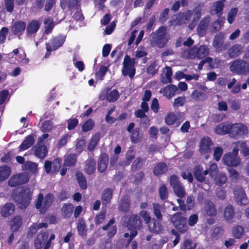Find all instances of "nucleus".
<instances>
[{"instance_id": "obj_1", "label": "nucleus", "mask_w": 249, "mask_h": 249, "mask_svg": "<svg viewBox=\"0 0 249 249\" xmlns=\"http://www.w3.org/2000/svg\"><path fill=\"white\" fill-rule=\"evenodd\" d=\"M209 50L207 46L202 45L199 47L194 46L189 50L182 52V56L185 58L194 59L197 57L201 59L208 55Z\"/></svg>"}, {"instance_id": "obj_2", "label": "nucleus", "mask_w": 249, "mask_h": 249, "mask_svg": "<svg viewBox=\"0 0 249 249\" xmlns=\"http://www.w3.org/2000/svg\"><path fill=\"white\" fill-rule=\"evenodd\" d=\"M150 36L152 44L159 48L164 47L169 39L166 34V28L164 27H160L156 32L152 33Z\"/></svg>"}, {"instance_id": "obj_3", "label": "nucleus", "mask_w": 249, "mask_h": 249, "mask_svg": "<svg viewBox=\"0 0 249 249\" xmlns=\"http://www.w3.org/2000/svg\"><path fill=\"white\" fill-rule=\"evenodd\" d=\"M141 224L142 222L138 215H132L128 220L127 225V227L130 231V233H125L124 236L125 238L130 237V241L137 234L136 230L140 228Z\"/></svg>"}, {"instance_id": "obj_4", "label": "nucleus", "mask_w": 249, "mask_h": 249, "mask_svg": "<svg viewBox=\"0 0 249 249\" xmlns=\"http://www.w3.org/2000/svg\"><path fill=\"white\" fill-rule=\"evenodd\" d=\"M7 60L11 63H16L17 62L23 64L29 62L28 58H26V53L22 49H16L12 52L9 53L7 56Z\"/></svg>"}, {"instance_id": "obj_5", "label": "nucleus", "mask_w": 249, "mask_h": 249, "mask_svg": "<svg viewBox=\"0 0 249 249\" xmlns=\"http://www.w3.org/2000/svg\"><path fill=\"white\" fill-rule=\"evenodd\" d=\"M53 197L51 194H48L45 197L39 194L36 203V208L41 213H45L53 201Z\"/></svg>"}, {"instance_id": "obj_6", "label": "nucleus", "mask_w": 249, "mask_h": 249, "mask_svg": "<svg viewBox=\"0 0 249 249\" xmlns=\"http://www.w3.org/2000/svg\"><path fill=\"white\" fill-rule=\"evenodd\" d=\"M171 220L179 232L183 233L188 230V227L186 224V218L181 216L180 213L173 214L171 216Z\"/></svg>"}, {"instance_id": "obj_7", "label": "nucleus", "mask_w": 249, "mask_h": 249, "mask_svg": "<svg viewBox=\"0 0 249 249\" xmlns=\"http://www.w3.org/2000/svg\"><path fill=\"white\" fill-rule=\"evenodd\" d=\"M135 60L134 58H131L130 57L126 55L124 59L123 68L122 72L124 75H129L130 78H132L135 73L134 64Z\"/></svg>"}, {"instance_id": "obj_8", "label": "nucleus", "mask_w": 249, "mask_h": 249, "mask_svg": "<svg viewBox=\"0 0 249 249\" xmlns=\"http://www.w3.org/2000/svg\"><path fill=\"white\" fill-rule=\"evenodd\" d=\"M48 134H44L42 136L38 138L37 144L34 146L33 149L35 152V155L39 158H44L48 153V149L44 145H41L44 140L48 138Z\"/></svg>"}, {"instance_id": "obj_9", "label": "nucleus", "mask_w": 249, "mask_h": 249, "mask_svg": "<svg viewBox=\"0 0 249 249\" xmlns=\"http://www.w3.org/2000/svg\"><path fill=\"white\" fill-rule=\"evenodd\" d=\"M239 149L234 147L233 149V153L225 154L223 157L222 160L224 164L228 166H237L240 163V159L237 157Z\"/></svg>"}, {"instance_id": "obj_10", "label": "nucleus", "mask_w": 249, "mask_h": 249, "mask_svg": "<svg viewBox=\"0 0 249 249\" xmlns=\"http://www.w3.org/2000/svg\"><path fill=\"white\" fill-rule=\"evenodd\" d=\"M32 192L29 189H25L22 190L21 195L18 198H14L17 202L18 206L21 209L27 207L31 200Z\"/></svg>"}, {"instance_id": "obj_11", "label": "nucleus", "mask_w": 249, "mask_h": 249, "mask_svg": "<svg viewBox=\"0 0 249 249\" xmlns=\"http://www.w3.org/2000/svg\"><path fill=\"white\" fill-rule=\"evenodd\" d=\"M119 97L120 94L117 90L106 89L101 92L99 97L101 100H107L109 102H114L117 101Z\"/></svg>"}, {"instance_id": "obj_12", "label": "nucleus", "mask_w": 249, "mask_h": 249, "mask_svg": "<svg viewBox=\"0 0 249 249\" xmlns=\"http://www.w3.org/2000/svg\"><path fill=\"white\" fill-rule=\"evenodd\" d=\"M65 37L60 36L53 38L50 43L46 44V56L50 55V52L54 51L61 46L65 41Z\"/></svg>"}, {"instance_id": "obj_13", "label": "nucleus", "mask_w": 249, "mask_h": 249, "mask_svg": "<svg viewBox=\"0 0 249 249\" xmlns=\"http://www.w3.org/2000/svg\"><path fill=\"white\" fill-rule=\"evenodd\" d=\"M29 179V176L26 173L12 176L8 180V184L12 187L26 183Z\"/></svg>"}, {"instance_id": "obj_14", "label": "nucleus", "mask_w": 249, "mask_h": 249, "mask_svg": "<svg viewBox=\"0 0 249 249\" xmlns=\"http://www.w3.org/2000/svg\"><path fill=\"white\" fill-rule=\"evenodd\" d=\"M224 40V34L222 33H219L214 37L213 46L215 48L216 52H219L226 49L227 46L223 44Z\"/></svg>"}, {"instance_id": "obj_15", "label": "nucleus", "mask_w": 249, "mask_h": 249, "mask_svg": "<svg viewBox=\"0 0 249 249\" xmlns=\"http://www.w3.org/2000/svg\"><path fill=\"white\" fill-rule=\"evenodd\" d=\"M248 129L247 127L241 124H236L230 125V133L232 136H242L247 134Z\"/></svg>"}, {"instance_id": "obj_16", "label": "nucleus", "mask_w": 249, "mask_h": 249, "mask_svg": "<svg viewBox=\"0 0 249 249\" xmlns=\"http://www.w3.org/2000/svg\"><path fill=\"white\" fill-rule=\"evenodd\" d=\"M234 198L236 202L240 205H246L248 200L244 190L241 188L236 189L234 191Z\"/></svg>"}, {"instance_id": "obj_17", "label": "nucleus", "mask_w": 249, "mask_h": 249, "mask_svg": "<svg viewBox=\"0 0 249 249\" xmlns=\"http://www.w3.org/2000/svg\"><path fill=\"white\" fill-rule=\"evenodd\" d=\"M26 24L22 21L16 22L11 27V31L15 35L19 36L24 32Z\"/></svg>"}, {"instance_id": "obj_18", "label": "nucleus", "mask_w": 249, "mask_h": 249, "mask_svg": "<svg viewBox=\"0 0 249 249\" xmlns=\"http://www.w3.org/2000/svg\"><path fill=\"white\" fill-rule=\"evenodd\" d=\"M193 15L194 16V18L198 20L201 16L200 8H196L193 12L188 11L183 14L181 16L182 18L181 23H185L186 21L189 20L190 18Z\"/></svg>"}, {"instance_id": "obj_19", "label": "nucleus", "mask_w": 249, "mask_h": 249, "mask_svg": "<svg viewBox=\"0 0 249 249\" xmlns=\"http://www.w3.org/2000/svg\"><path fill=\"white\" fill-rule=\"evenodd\" d=\"M177 90V86L173 85H169L165 88L161 89L160 92L162 93L168 99H171L175 95Z\"/></svg>"}, {"instance_id": "obj_20", "label": "nucleus", "mask_w": 249, "mask_h": 249, "mask_svg": "<svg viewBox=\"0 0 249 249\" xmlns=\"http://www.w3.org/2000/svg\"><path fill=\"white\" fill-rule=\"evenodd\" d=\"M48 238V234L46 232H41L37 235V238L35 242V246L36 249H41L43 246H45Z\"/></svg>"}, {"instance_id": "obj_21", "label": "nucleus", "mask_w": 249, "mask_h": 249, "mask_svg": "<svg viewBox=\"0 0 249 249\" xmlns=\"http://www.w3.org/2000/svg\"><path fill=\"white\" fill-rule=\"evenodd\" d=\"M212 142L209 138H204L202 139L200 145V152L202 154H206L211 151Z\"/></svg>"}, {"instance_id": "obj_22", "label": "nucleus", "mask_w": 249, "mask_h": 249, "mask_svg": "<svg viewBox=\"0 0 249 249\" xmlns=\"http://www.w3.org/2000/svg\"><path fill=\"white\" fill-rule=\"evenodd\" d=\"M209 171L208 170H203L201 166L196 167L194 170V174L196 178L200 182L205 180V176L208 175Z\"/></svg>"}, {"instance_id": "obj_23", "label": "nucleus", "mask_w": 249, "mask_h": 249, "mask_svg": "<svg viewBox=\"0 0 249 249\" xmlns=\"http://www.w3.org/2000/svg\"><path fill=\"white\" fill-rule=\"evenodd\" d=\"M35 142V136L30 135L26 137L24 141L19 146V150L23 151L30 147Z\"/></svg>"}, {"instance_id": "obj_24", "label": "nucleus", "mask_w": 249, "mask_h": 249, "mask_svg": "<svg viewBox=\"0 0 249 249\" xmlns=\"http://www.w3.org/2000/svg\"><path fill=\"white\" fill-rule=\"evenodd\" d=\"M108 161V157L106 154H102L101 155L98 164V171L102 173L104 172L107 167Z\"/></svg>"}, {"instance_id": "obj_25", "label": "nucleus", "mask_w": 249, "mask_h": 249, "mask_svg": "<svg viewBox=\"0 0 249 249\" xmlns=\"http://www.w3.org/2000/svg\"><path fill=\"white\" fill-rule=\"evenodd\" d=\"M22 221V218L19 216H16L11 220L10 221V226L12 232H15L18 231L21 226Z\"/></svg>"}, {"instance_id": "obj_26", "label": "nucleus", "mask_w": 249, "mask_h": 249, "mask_svg": "<svg viewBox=\"0 0 249 249\" xmlns=\"http://www.w3.org/2000/svg\"><path fill=\"white\" fill-rule=\"evenodd\" d=\"M40 23L36 20H32L29 23L27 26L26 33L28 35L36 33L39 29Z\"/></svg>"}, {"instance_id": "obj_27", "label": "nucleus", "mask_w": 249, "mask_h": 249, "mask_svg": "<svg viewBox=\"0 0 249 249\" xmlns=\"http://www.w3.org/2000/svg\"><path fill=\"white\" fill-rule=\"evenodd\" d=\"M11 174L10 168L6 165L0 166V182L7 179Z\"/></svg>"}, {"instance_id": "obj_28", "label": "nucleus", "mask_w": 249, "mask_h": 249, "mask_svg": "<svg viewBox=\"0 0 249 249\" xmlns=\"http://www.w3.org/2000/svg\"><path fill=\"white\" fill-rule=\"evenodd\" d=\"M234 215V212L231 205L227 206L224 211V216L225 220L229 222L232 223L234 221L233 218Z\"/></svg>"}, {"instance_id": "obj_29", "label": "nucleus", "mask_w": 249, "mask_h": 249, "mask_svg": "<svg viewBox=\"0 0 249 249\" xmlns=\"http://www.w3.org/2000/svg\"><path fill=\"white\" fill-rule=\"evenodd\" d=\"M114 223V220L112 219L109 220V222L106 225L103 227L104 230H108L107 235L109 237H112L114 236L117 231V228L116 226H112Z\"/></svg>"}, {"instance_id": "obj_30", "label": "nucleus", "mask_w": 249, "mask_h": 249, "mask_svg": "<svg viewBox=\"0 0 249 249\" xmlns=\"http://www.w3.org/2000/svg\"><path fill=\"white\" fill-rule=\"evenodd\" d=\"M15 210V206L12 203L5 204L1 209V214L2 216L7 217L12 214Z\"/></svg>"}, {"instance_id": "obj_31", "label": "nucleus", "mask_w": 249, "mask_h": 249, "mask_svg": "<svg viewBox=\"0 0 249 249\" xmlns=\"http://www.w3.org/2000/svg\"><path fill=\"white\" fill-rule=\"evenodd\" d=\"M77 229L79 235L82 238H85L87 236V230L86 228V224L84 220H79L77 225Z\"/></svg>"}, {"instance_id": "obj_32", "label": "nucleus", "mask_w": 249, "mask_h": 249, "mask_svg": "<svg viewBox=\"0 0 249 249\" xmlns=\"http://www.w3.org/2000/svg\"><path fill=\"white\" fill-rule=\"evenodd\" d=\"M209 22V19L208 18H204L200 21L197 29L199 36H203L205 35Z\"/></svg>"}, {"instance_id": "obj_33", "label": "nucleus", "mask_w": 249, "mask_h": 249, "mask_svg": "<svg viewBox=\"0 0 249 249\" xmlns=\"http://www.w3.org/2000/svg\"><path fill=\"white\" fill-rule=\"evenodd\" d=\"M230 124H221L217 125L214 128L216 133L219 135H223L230 133Z\"/></svg>"}, {"instance_id": "obj_34", "label": "nucleus", "mask_w": 249, "mask_h": 249, "mask_svg": "<svg viewBox=\"0 0 249 249\" xmlns=\"http://www.w3.org/2000/svg\"><path fill=\"white\" fill-rule=\"evenodd\" d=\"M148 228L150 231L159 233L163 230V228L159 221H154L150 223L148 225Z\"/></svg>"}, {"instance_id": "obj_35", "label": "nucleus", "mask_w": 249, "mask_h": 249, "mask_svg": "<svg viewBox=\"0 0 249 249\" xmlns=\"http://www.w3.org/2000/svg\"><path fill=\"white\" fill-rule=\"evenodd\" d=\"M242 49L240 45H235L228 50V54L231 58L237 57L241 54Z\"/></svg>"}, {"instance_id": "obj_36", "label": "nucleus", "mask_w": 249, "mask_h": 249, "mask_svg": "<svg viewBox=\"0 0 249 249\" xmlns=\"http://www.w3.org/2000/svg\"><path fill=\"white\" fill-rule=\"evenodd\" d=\"M225 2V0H221L214 2L211 7L212 12L217 14H220L223 10Z\"/></svg>"}, {"instance_id": "obj_37", "label": "nucleus", "mask_w": 249, "mask_h": 249, "mask_svg": "<svg viewBox=\"0 0 249 249\" xmlns=\"http://www.w3.org/2000/svg\"><path fill=\"white\" fill-rule=\"evenodd\" d=\"M244 234V229L240 225H236L232 228V234L236 239H240Z\"/></svg>"}, {"instance_id": "obj_38", "label": "nucleus", "mask_w": 249, "mask_h": 249, "mask_svg": "<svg viewBox=\"0 0 249 249\" xmlns=\"http://www.w3.org/2000/svg\"><path fill=\"white\" fill-rule=\"evenodd\" d=\"M85 170L89 175L92 174L95 171V162L93 159H89L86 161Z\"/></svg>"}, {"instance_id": "obj_39", "label": "nucleus", "mask_w": 249, "mask_h": 249, "mask_svg": "<svg viewBox=\"0 0 249 249\" xmlns=\"http://www.w3.org/2000/svg\"><path fill=\"white\" fill-rule=\"evenodd\" d=\"M143 134L141 132L139 129L136 128L132 133L131 140L133 143H138L142 140Z\"/></svg>"}, {"instance_id": "obj_40", "label": "nucleus", "mask_w": 249, "mask_h": 249, "mask_svg": "<svg viewBox=\"0 0 249 249\" xmlns=\"http://www.w3.org/2000/svg\"><path fill=\"white\" fill-rule=\"evenodd\" d=\"M76 161V156L75 154H70L66 156L64 164L67 166H73Z\"/></svg>"}, {"instance_id": "obj_41", "label": "nucleus", "mask_w": 249, "mask_h": 249, "mask_svg": "<svg viewBox=\"0 0 249 249\" xmlns=\"http://www.w3.org/2000/svg\"><path fill=\"white\" fill-rule=\"evenodd\" d=\"M192 98L196 101H203L207 98L205 93L197 90H195L191 94Z\"/></svg>"}, {"instance_id": "obj_42", "label": "nucleus", "mask_w": 249, "mask_h": 249, "mask_svg": "<svg viewBox=\"0 0 249 249\" xmlns=\"http://www.w3.org/2000/svg\"><path fill=\"white\" fill-rule=\"evenodd\" d=\"M73 206L71 204H65L62 208V214L64 217H70L73 212Z\"/></svg>"}, {"instance_id": "obj_43", "label": "nucleus", "mask_w": 249, "mask_h": 249, "mask_svg": "<svg viewBox=\"0 0 249 249\" xmlns=\"http://www.w3.org/2000/svg\"><path fill=\"white\" fill-rule=\"evenodd\" d=\"M214 182L218 185L225 184L227 181V177L225 173H219L214 178Z\"/></svg>"}, {"instance_id": "obj_44", "label": "nucleus", "mask_w": 249, "mask_h": 249, "mask_svg": "<svg viewBox=\"0 0 249 249\" xmlns=\"http://www.w3.org/2000/svg\"><path fill=\"white\" fill-rule=\"evenodd\" d=\"M241 68V61L238 60L233 62L230 66V70L232 72L238 74H241V71H242Z\"/></svg>"}, {"instance_id": "obj_45", "label": "nucleus", "mask_w": 249, "mask_h": 249, "mask_svg": "<svg viewBox=\"0 0 249 249\" xmlns=\"http://www.w3.org/2000/svg\"><path fill=\"white\" fill-rule=\"evenodd\" d=\"M160 67L159 63L158 60H155L152 62L147 68V71L151 75L155 74Z\"/></svg>"}, {"instance_id": "obj_46", "label": "nucleus", "mask_w": 249, "mask_h": 249, "mask_svg": "<svg viewBox=\"0 0 249 249\" xmlns=\"http://www.w3.org/2000/svg\"><path fill=\"white\" fill-rule=\"evenodd\" d=\"M234 147H236L239 149L241 148V151L244 156H246L249 155V147L245 142H238L236 143V146Z\"/></svg>"}, {"instance_id": "obj_47", "label": "nucleus", "mask_w": 249, "mask_h": 249, "mask_svg": "<svg viewBox=\"0 0 249 249\" xmlns=\"http://www.w3.org/2000/svg\"><path fill=\"white\" fill-rule=\"evenodd\" d=\"M167 170L166 165L164 163H160L158 164L153 170L155 175H158L163 173Z\"/></svg>"}, {"instance_id": "obj_48", "label": "nucleus", "mask_w": 249, "mask_h": 249, "mask_svg": "<svg viewBox=\"0 0 249 249\" xmlns=\"http://www.w3.org/2000/svg\"><path fill=\"white\" fill-rule=\"evenodd\" d=\"M205 212L206 214L210 216H215L216 214V211L214 208V205L212 202H209L206 207Z\"/></svg>"}, {"instance_id": "obj_49", "label": "nucleus", "mask_w": 249, "mask_h": 249, "mask_svg": "<svg viewBox=\"0 0 249 249\" xmlns=\"http://www.w3.org/2000/svg\"><path fill=\"white\" fill-rule=\"evenodd\" d=\"M44 24L45 29V32L48 34L52 31L54 27V22L52 18H48L45 20Z\"/></svg>"}, {"instance_id": "obj_50", "label": "nucleus", "mask_w": 249, "mask_h": 249, "mask_svg": "<svg viewBox=\"0 0 249 249\" xmlns=\"http://www.w3.org/2000/svg\"><path fill=\"white\" fill-rule=\"evenodd\" d=\"M99 135L98 134H95L92 137L88 145V148L89 150H92L96 147L99 140Z\"/></svg>"}, {"instance_id": "obj_51", "label": "nucleus", "mask_w": 249, "mask_h": 249, "mask_svg": "<svg viewBox=\"0 0 249 249\" xmlns=\"http://www.w3.org/2000/svg\"><path fill=\"white\" fill-rule=\"evenodd\" d=\"M76 176L80 187L83 189H85L87 188V182L85 178L80 172H77Z\"/></svg>"}, {"instance_id": "obj_52", "label": "nucleus", "mask_w": 249, "mask_h": 249, "mask_svg": "<svg viewBox=\"0 0 249 249\" xmlns=\"http://www.w3.org/2000/svg\"><path fill=\"white\" fill-rule=\"evenodd\" d=\"M175 194L179 197H183L185 195V192L184 190V188L181 185L179 184L178 185L175 186L173 188Z\"/></svg>"}, {"instance_id": "obj_53", "label": "nucleus", "mask_w": 249, "mask_h": 249, "mask_svg": "<svg viewBox=\"0 0 249 249\" xmlns=\"http://www.w3.org/2000/svg\"><path fill=\"white\" fill-rule=\"evenodd\" d=\"M177 120V115L173 113H169L165 117V122L168 125L174 124Z\"/></svg>"}, {"instance_id": "obj_54", "label": "nucleus", "mask_w": 249, "mask_h": 249, "mask_svg": "<svg viewBox=\"0 0 249 249\" xmlns=\"http://www.w3.org/2000/svg\"><path fill=\"white\" fill-rule=\"evenodd\" d=\"M147 54L146 49L143 47H139L135 52V56L138 58L146 56Z\"/></svg>"}, {"instance_id": "obj_55", "label": "nucleus", "mask_w": 249, "mask_h": 249, "mask_svg": "<svg viewBox=\"0 0 249 249\" xmlns=\"http://www.w3.org/2000/svg\"><path fill=\"white\" fill-rule=\"evenodd\" d=\"M112 197V191L110 189H107L105 191L103 196V202L104 204H107Z\"/></svg>"}, {"instance_id": "obj_56", "label": "nucleus", "mask_w": 249, "mask_h": 249, "mask_svg": "<svg viewBox=\"0 0 249 249\" xmlns=\"http://www.w3.org/2000/svg\"><path fill=\"white\" fill-rule=\"evenodd\" d=\"M48 226V224L46 223H41L38 224H33L30 228V232L32 233H35L38 229H41L43 227H47Z\"/></svg>"}, {"instance_id": "obj_57", "label": "nucleus", "mask_w": 249, "mask_h": 249, "mask_svg": "<svg viewBox=\"0 0 249 249\" xmlns=\"http://www.w3.org/2000/svg\"><path fill=\"white\" fill-rule=\"evenodd\" d=\"M238 11L237 8H232L228 13V21L231 24L234 21L235 17Z\"/></svg>"}, {"instance_id": "obj_58", "label": "nucleus", "mask_w": 249, "mask_h": 249, "mask_svg": "<svg viewBox=\"0 0 249 249\" xmlns=\"http://www.w3.org/2000/svg\"><path fill=\"white\" fill-rule=\"evenodd\" d=\"M52 174L58 172L61 165V160L59 159H55L52 163Z\"/></svg>"}, {"instance_id": "obj_59", "label": "nucleus", "mask_w": 249, "mask_h": 249, "mask_svg": "<svg viewBox=\"0 0 249 249\" xmlns=\"http://www.w3.org/2000/svg\"><path fill=\"white\" fill-rule=\"evenodd\" d=\"M153 209L155 215L159 220H161L162 218V214L160 213L161 206L158 204H154Z\"/></svg>"}, {"instance_id": "obj_60", "label": "nucleus", "mask_w": 249, "mask_h": 249, "mask_svg": "<svg viewBox=\"0 0 249 249\" xmlns=\"http://www.w3.org/2000/svg\"><path fill=\"white\" fill-rule=\"evenodd\" d=\"M185 101L186 98L185 97H178L175 99L173 103V106L175 107L183 106Z\"/></svg>"}, {"instance_id": "obj_61", "label": "nucleus", "mask_w": 249, "mask_h": 249, "mask_svg": "<svg viewBox=\"0 0 249 249\" xmlns=\"http://www.w3.org/2000/svg\"><path fill=\"white\" fill-rule=\"evenodd\" d=\"M53 128V124L50 121H45L41 124V129L42 131H49Z\"/></svg>"}, {"instance_id": "obj_62", "label": "nucleus", "mask_w": 249, "mask_h": 249, "mask_svg": "<svg viewBox=\"0 0 249 249\" xmlns=\"http://www.w3.org/2000/svg\"><path fill=\"white\" fill-rule=\"evenodd\" d=\"M159 194L161 199H165L168 196L167 187L165 185H162L159 189Z\"/></svg>"}, {"instance_id": "obj_63", "label": "nucleus", "mask_w": 249, "mask_h": 249, "mask_svg": "<svg viewBox=\"0 0 249 249\" xmlns=\"http://www.w3.org/2000/svg\"><path fill=\"white\" fill-rule=\"evenodd\" d=\"M166 72L165 73V78H162V82L164 83H168L171 82V77L172 76V71L171 69L169 67H167L166 68Z\"/></svg>"}, {"instance_id": "obj_64", "label": "nucleus", "mask_w": 249, "mask_h": 249, "mask_svg": "<svg viewBox=\"0 0 249 249\" xmlns=\"http://www.w3.org/2000/svg\"><path fill=\"white\" fill-rule=\"evenodd\" d=\"M94 125V122L91 120H89L83 124L82 130L85 132L88 131L93 128Z\"/></svg>"}]
</instances>
